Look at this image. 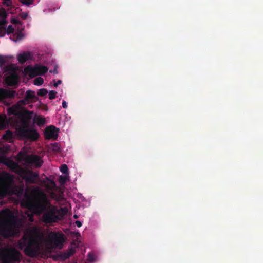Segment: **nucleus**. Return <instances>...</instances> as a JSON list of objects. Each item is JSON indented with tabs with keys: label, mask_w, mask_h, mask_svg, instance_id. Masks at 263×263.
Here are the masks:
<instances>
[{
	"label": "nucleus",
	"mask_w": 263,
	"mask_h": 263,
	"mask_svg": "<svg viewBox=\"0 0 263 263\" xmlns=\"http://www.w3.org/2000/svg\"><path fill=\"white\" fill-rule=\"evenodd\" d=\"M32 197L27 202L28 208L34 214L41 215L45 223H52L60 219L59 210L52 205L47 195L39 187H33L31 191Z\"/></svg>",
	"instance_id": "1"
},
{
	"label": "nucleus",
	"mask_w": 263,
	"mask_h": 263,
	"mask_svg": "<svg viewBox=\"0 0 263 263\" xmlns=\"http://www.w3.org/2000/svg\"><path fill=\"white\" fill-rule=\"evenodd\" d=\"M33 112L28 110L20 113L18 116L16 133L21 138L34 141L39 138V134L35 129L29 127Z\"/></svg>",
	"instance_id": "2"
},
{
	"label": "nucleus",
	"mask_w": 263,
	"mask_h": 263,
	"mask_svg": "<svg viewBox=\"0 0 263 263\" xmlns=\"http://www.w3.org/2000/svg\"><path fill=\"white\" fill-rule=\"evenodd\" d=\"M2 219L5 220V223L0 228L1 234L6 238L13 236L15 231L21 226V219L9 209L3 210L0 212V221Z\"/></svg>",
	"instance_id": "3"
},
{
	"label": "nucleus",
	"mask_w": 263,
	"mask_h": 263,
	"mask_svg": "<svg viewBox=\"0 0 263 263\" xmlns=\"http://www.w3.org/2000/svg\"><path fill=\"white\" fill-rule=\"evenodd\" d=\"M20 249L24 251V253L30 257L38 256L41 251V242L36 237L24 235L18 242Z\"/></svg>",
	"instance_id": "4"
},
{
	"label": "nucleus",
	"mask_w": 263,
	"mask_h": 263,
	"mask_svg": "<svg viewBox=\"0 0 263 263\" xmlns=\"http://www.w3.org/2000/svg\"><path fill=\"white\" fill-rule=\"evenodd\" d=\"M9 166L24 179L26 184H39L40 178L38 172L27 168H22L13 161L10 162Z\"/></svg>",
	"instance_id": "5"
},
{
	"label": "nucleus",
	"mask_w": 263,
	"mask_h": 263,
	"mask_svg": "<svg viewBox=\"0 0 263 263\" xmlns=\"http://www.w3.org/2000/svg\"><path fill=\"white\" fill-rule=\"evenodd\" d=\"M18 157L29 167L34 166L36 168L40 167L43 163L42 158L38 155L31 154L28 155L22 152H19Z\"/></svg>",
	"instance_id": "6"
},
{
	"label": "nucleus",
	"mask_w": 263,
	"mask_h": 263,
	"mask_svg": "<svg viewBox=\"0 0 263 263\" xmlns=\"http://www.w3.org/2000/svg\"><path fill=\"white\" fill-rule=\"evenodd\" d=\"M21 254L15 249L6 250L0 254V259L4 263H10L21 260Z\"/></svg>",
	"instance_id": "7"
},
{
	"label": "nucleus",
	"mask_w": 263,
	"mask_h": 263,
	"mask_svg": "<svg viewBox=\"0 0 263 263\" xmlns=\"http://www.w3.org/2000/svg\"><path fill=\"white\" fill-rule=\"evenodd\" d=\"M48 241L52 248L61 249L65 242L64 235L61 232L51 231L48 234Z\"/></svg>",
	"instance_id": "8"
},
{
	"label": "nucleus",
	"mask_w": 263,
	"mask_h": 263,
	"mask_svg": "<svg viewBox=\"0 0 263 263\" xmlns=\"http://www.w3.org/2000/svg\"><path fill=\"white\" fill-rule=\"evenodd\" d=\"M48 70V69L47 66L38 64H35L33 67L28 66L25 69V72L28 73L30 78L44 75L47 72Z\"/></svg>",
	"instance_id": "9"
},
{
	"label": "nucleus",
	"mask_w": 263,
	"mask_h": 263,
	"mask_svg": "<svg viewBox=\"0 0 263 263\" xmlns=\"http://www.w3.org/2000/svg\"><path fill=\"white\" fill-rule=\"evenodd\" d=\"M2 183H0V198L6 197V190L8 186H11L14 183V177L9 173H4L1 178Z\"/></svg>",
	"instance_id": "10"
},
{
	"label": "nucleus",
	"mask_w": 263,
	"mask_h": 263,
	"mask_svg": "<svg viewBox=\"0 0 263 263\" xmlns=\"http://www.w3.org/2000/svg\"><path fill=\"white\" fill-rule=\"evenodd\" d=\"M59 129L53 125L49 126L45 129V136L47 139H56L58 136Z\"/></svg>",
	"instance_id": "11"
},
{
	"label": "nucleus",
	"mask_w": 263,
	"mask_h": 263,
	"mask_svg": "<svg viewBox=\"0 0 263 263\" xmlns=\"http://www.w3.org/2000/svg\"><path fill=\"white\" fill-rule=\"evenodd\" d=\"M23 186H18L13 184L11 186H8L6 190V196L7 195H21L23 193Z\"/></svg>",
	"instance_id": "12"
},
{
	"label": "nucleus",
	"mask_w": 263,
	"mask_h": 263,
	"mask_svg": "<svg viewBox=\"0 0 263 263\" xmlns=\"http://www.w3.org/2000/svg\"><path fill=\"white\" fill-rule=\"evenodd\" d=\"M16 92L14 90H8L0 88V101L5 98H13L15 97Z\"/></svg>",
	"instance_id": "13"
},
{
	"label": "nucleus",
	"mask_w": 263,
	"mask_h": 263,
	"mask_svg": "<svg viewBox=\"0 0 263 263\" xmlns=\"http://www.w3.org/2000/svg\"><path fill=\"white\" fill-rule=\"evenodd\" d=\"M18 76L15 73H12L6 78L7 83L9 85L13 86L17 84Z\"/></svg>",
	"instance_id": "14"
},
{
	"label": "nucleus",
	"mask_w": 263,
	"mask_h": 263,
	"mask_svg": "<svg viewBox=\"0 0 263 263\" xmlns=\"http://www.w3.org/2000/svg\"><path fill=\"white\" fill-rule=\"evenodd\" d=\"M24 98L27 101V102L30 103L35 100L36 97L34 91L29 90L26 91Z\"/></svg>",
	"instance_id": "15"
},
{
	"label": "nucleus",
	"mask_w": 263,
	"mask_h": 263,
	"mask_svg": "<svg viewBox=\"0 0 263 263\" xmlns=\"http://www.w3.org/2000/svg\"><path fill=\"white\" fill-rule=\"evenodd\" d=\"M31 54L29 52H24L18 55L17 60L19 63L23 64L30 58Z\"/></svg>",
	"instance_id": "16"
},
{
	"label": "nucleus",
	"mask_w": 263,
	"mask_h": 263,
	"mask_svg": "<svg viewBox=\"0 0 263 263\" xmlns=\"http://www.w3.org/2000/svg\"><path fill=\"white\" fill-rule=\"evenodd\" d=\"M46 179L48 181V182L47 183H46L45 181H44L42 182V183L45 185L46 187L50 190H56L57 187L54 181L48 178H46Z\"/></svg>",
	"instance_id": "17"
},
{
	"label": "nucleus",
	"mask_w": 263,
	"mask_h": 263,
	"mask_svg": "<svg viewBox=\"0 0 263 263\" xmlns=\"http://www.w3.org/2000/svg\"><path fill=\"white\" fill-rule=\"evenodd\" d=\"M33 121L35 122L39 126H41L45 124L46 120L45 118H44L42 116L37 115V114H35Z\"/></svg>",
	"instance_id": "18"
},
{
	"label": "nucleus",
	"mask_w": 263,
	"mask_h": 263,
	"mask_svg": "<svg viewBox=\"0 0 263 263\" xmlns=\"http://www.w3.org/2000/svg\"><path fill=\"white\" fill-rule=\"evenodd\" d=\"M15 39L13 40L14 42H17L18 41L21 40L23 37L24 34L21 31H18L17 32L14 33L13 34Z\"/></svg>",
	"instance_id": "19"
},
{
	"label": "nucleus",
	"mask_w": 263,
	"mask_h": 263,
	"mask_svg": "<svg viewBox=\"0 0 263 263\" xmlns=\"http://www.w3.org/2000/svg\"><path fill=\"white\" fill-rule=\"evenodd\" d=\"M13 138V133L10 130H7L5 134L3 135V138L6 140H10Z\"/></svg>",
	"instance_id": "20"
},
{
	"label": "nucleus",
	"mask_w": 263,
	"mask_h": 263,
	"mask_svg": "<svg viewBox=\"0 0 263 263\" xmlns=\"http://www.w3.org/2000/svg\"><path fill=\"white\" fill-rule=\"evenodd\" d=\"M8 14L4 8H0V18L1 19H6Z\"/></svg>",
	"instance_id": "21"
},
{
	"label": "nucleus",
	"mask_w": 263,
	"mask_h": 263,
	"mask_svg": "<svg viewBox=\"0 0 263 263\" xmlns=\"http://www.w3.org/2000/svg\"><path fill=\"white\" fill-rule=\"evenodd\" d=\"M51 148L54 152H59L60 151V148L59 144L57 143H54L51 145Z\"/></svg>",
	"instance_id": "22"
},
{
	"label": "nucleus",
	"mask_w": 263,
	"mask_h": 263,
	"mask_svg": "<svg viewBox=\"0 0 263 263\" xmlns=\"http://www.w3.org/2000/svg\"><path fill=\"white\" fill-rule=\"evenodd\" d=\"M7 21L6 19H1L0 20V28L6 30V25L7 24Z\"/></svg>",
	"instance_id": "23"
},
{
	"label": "nucleus",
	"mask_w": 263,
	"mask_h": 263,
	"mask_svg": "<svg viewBox=\"0 0 263 263\" xmlns=\"http://www.w3.org/2000/svg\"><path fill=\"white\" fill-rule=\"evenodd\" d=\"M44 82V79L41 77H37L34 80V84L37 86L42 85Z\"/></svg>",
	"instance_id": "24"
},
{
	"label": "nucleus",
	"mask_w": 263,
	"mask_h": 263,
	"mask_svg": "<svg viewBox=\"0 0 263 263\" xmlns=\"http://www.w3.org/2000/svg\"><path fill=\"white\" fill-rule=\"evenodd\" d=\"M20 2L23 4L27 6L32 4L34 2V0H20Z\"/></svg>",
	"instance_id": "25"
},
{
	"label": "nucleus",
	"mask_w": 263,
	"mask_h": 263,
	"mask_svg": "<svg viewBox=\"0 0 263 263\" xmlns=\"http://www.w3.org/2000/svg\"><path fill=\"white\" fill-rule=\"evenodd\" d=\"M60 171L63 174H67L68 171L67 166L65 164H62L60 167Z\"/></svg>",
	"instance_id": "26"
},
{
	"label": "nucleus",
	"mask_w": 263,
	"mask_h": 263,
	"mask_svg": "<svg viewBox=\"0 0 263 263\" xmlns=\"http://www.w3.org/2000/svg\"><path fill=\"white\" fill-rule=\"evenodd\" d=\"M48 93V91L46 89L42 88L39 89L37 92V95L40 96H44Z\"/></svg>",
	"instance_id": "27"
},
{
	"label": "nucleus",
	"mask_w": 263,
	"mask_h": 263,
	"mask_svg": "<svg viewBox=\"0 0 263 263\" xmlns=\"http://www.w3.org/2000/svg\"><path fill=\"white\" fill-rule=\"evenodd\" d=\"M57 93V91L54 90L50 91L49 92V99L50 100H52L54 99L56 97V94Z\"/></svg>",
	"instance_id": "28"
},
{
	"label": "nucleus",
	"mask_w": 263,
	"mask_h": 263,
	"mask_svg": "<svg viewBox=\"0 0 263 263\" xmlns=\"http://www.w3.org/2000/svg\"><path fill=\"white\" fill-rule=\"evenodd\" d=\"M74 252V250H73L72 249H70V250L68 252H67V253H66L65 254L64 258L65 259H66V258L70 257L71 256H72Z\"/></svg>",
	"instance_id": "29"
},
{
	"label": "nucleus",
	"mask_w": 263,
	"mask_h": 263,
	"mask_svg": "<svg viewBox=\"0 0 263 263\" xmlns=\"http://www.w3.org/2000/svg\"><path fill=\"white\" fill-rule=\"evenodd\" d=\"M29 102H27V101L25 100V99L24 98V99H22V100H20L18 102H17V105L19 106H23V105H25L26 104H28Z\"/></svg>",
	"instance_id": "30"
},
{
	"label": "nucleus",
	"mask_w": 263,
	"mask_h": 263,
	"mask_svg": "<svg viewBox=\"0 0 263 263\" xmlns=\"http://www.w3.org/2000/svg\"><path fill=\"white\" fill-rule=\"evenodd\" d=\"M14 31V29L12 25H9L7 28L6 29V32L7 33V34H10L11 33H13Z\"/></svg>",
	"instance_id": "31"
},
{
	"label": "nucleus",
	"mask_w": 263,
	"mask_h": 263,
	"mask_svg": "<svg viewBox=\"0 0 263 263\" xmlns=\"http://www.w3.org/2000/svg\"><path fill=\"white\" fill-rule=\"evenodd\" d=\"M19 15L21 17V18L23 20L26 19L28 16V13L27 12H21L20 13Z\"/></svg>",
	"instance_id": "32"
},
{
	"label": "nucleus",
	"mask_w": 263,
	"mask_h": 263,
	"mask_svg": "<svg viewBox=\"0 0 263 263\" xmlns=\"http://www.w3.org/2000/svg\"><path fill=\"white\" fill-rule=\"evenodd\" d=\"M6 62V58L5 57L0 55V66L4 65Z\"/></svg>",
	"instance_id": "33"
},
{
	"label": "nucleus",
	"mask_w": 263,
	"mask_h": 263,
	"mask_svg": "<svg viewBox=\"0 0 263 263\" xmlns=\"http://www.w3.org/2000/svg\"><path fill=\"white\" fill-rule=\"evenodd\" d=\"M11 22L13 24H22L21 21L15 18H11Z\"/></svg>",
	"instance_id": "34"
},
{
	"label": "nucleus",
	"mask_w": 263,
	"mask_h": 263,
	"mask_svg": "<svg viewBox=\"0 0 263 263\" xmlns=\"http://www.w3.org/2000/svg\"><path fill=\"white\" fill-rule=\"evenodd\" d=\"M3 4L4 5L9 7L12 4V0H4Z\"/></svg>",
	"instance_id": "35"
},
{
	"label": "nucleus",
	"mask_w": 263,
	"mask_h": 263,
	"mask_svg": "<svg viewBox=\"0 0 263 263\" xmlns=\"http://www.w3.org/2000/svg\"><path fill=\"white\" fill-rule=\"evenodd\" d=\"M87 257H88V260L89 261L92 262L94 260L93 255L92 254H91V253H89L88 254Z\"/></svg>",
	"instance_id": "36"
},
{
	"label": "nucleus",
	"mask_w": 263,
	"mask_h": 263,
	"mask_svg": "<svg viewBox=\"0 0 263 263\" xmlns=\"http://www.w3.org/2000/svg\"><path fill=\"white\" fill-rule=\"evenodd\" d=\"M59 181L61 184H64L66 181V178L64 176H60L59 177Z\"/></svg>",
	"instance_id": "37"
},
{
	"label": "nucleus",
	"mask_w": 263,
	"mask_h": 263,
	"mask_svg": "<svg viewBox=\"0 0 263 263\" xmlns=\"http://www.w3.org/2000/svg\"><path fill=\"white\" fill-rule=\"evenodd\" d=\"M8 112L9 114H16V110L14 108H10L8 109Z\"/></svg>",
	"instance_id": "38"
},
{
	"label": "nucleus",
	"mask_w": 263,
	"mask_h": 263,
	"mask_svg": "<svg viewBox=\"0 0 263 263\" xmlns=\"http://www.w3.org/2000/svg\"><path fill=\"white\" fill-rule=\"evenodd\" d=\"M6 30L0 28V37H4L5 34Z\"/></svg>",
	"instance_id": "39"
},
{
	"label": "nucleus",
	"mask_w": 263,
	"mask_h": 263,
	"mask_svg": "<svg viewBox=\"0 0 263 263\" xmlns=\"http://www.w3.org/2000/svg\"><path fill=\"white\" fill-rule=\"evenodd\" d=\"M62 83V81L59 80L57 82H55L53 84V85L54 87H57L59 84H61Z\"/></svg>",
	"instance_id": "40"
},
{
	"label": "nucleus",
	"mask_w": 263,
	"mask_h": 263,
	"mask_svg": "<svg viewBox=\"0 0 263 263\" xmlns=\"http://www.w3.org/2000/svg\"><path fill=\"white\" fill-rule=\"evenodd\" d=\"M49 72L50 73H53L54 74H55L58 73V70H57V68H54L53 70H50L49 71Z\"/></svg>",
	"instance_id": "41"
},
{
	"label": "nucleus",
	"mask_w": 263,
	"mask_h": 263,
	"mask_svg": "<svg viewBox=\"0 0 263 263\" xmlns=\"http://www.w3.org/2000/svg\"><path fill=\"white\" fill-rule=\"evenodd\" d=\"M67 102L65 101H63V102H62V107L64 108H67Z\"/></svg>",
	"instance_id": "42"
},
{
	"label": "nucleus",
	"mask_w": 263,
	"mask_h": 263,
	"mask_svg": "<svg viewBox=\"0 0 263 263\" xmlns=\"http://www.w3.org/2000/svg\"><path fill=\"white\" fill-rule=\"evenodd\" d=\"M75 223H76V225L78 227H79V228H80V227H81L82 226V223H81V221H78V220L76 221L75 222Z\"/></svg>",
	"instance_id": "43"
},
{
	"label": "nucleus",
	"mask_w": 263,
	"mask_h": 263,
	"mask_svg": "<svg viewBox=\"0 0 263 263\" xmlns=\"http://www.w3.org/2000/svg\"><path fill=\"white\" fill-rule=\"evenodd\" d=\"M31 231L32 233H36L38 232V230L36 228H33Z\"/></svg>",
	"instance_id": "44"
},
{
	"label": "nucleus",
	"mask_w": 263,
	"mask_h": 263,
	"mask_svg": "<svg viewBox=\"0 0 263 263\" xmlns=\"http://www.w3.org/2000/svg\"><path fill=\"white\" fill-rule=\"evenodd\" d=\"M61 210L64 213H66L67 212V210L65 208H61Z\"/></svg>",
	"instance_id": "45"
},
{
	"label": "nucleus",
	"mask_w": 263,
	"mask_h": 263,
	"mask_svg": "<svg viewBox=\"0 0 263 263\" xmlns=\"http://www.w3.org/2000/svg\"><path fill=\"white\" fill-rule=\"evenodd\" d=\"M73 217H74V218H78V216H77V215H74V216H73Z\"/></svg>",
	"instance_id": "46"
}]
</instances>
